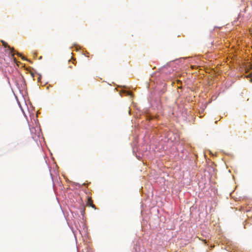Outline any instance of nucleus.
Instances as JSON below:
<instances>
[{"mask_svg":"<svg viewBox=\"0 0 252 252\" xmlns=\"http://www.w3.org/2000/svg\"><path fill=\"white\" fill-rule=\"evenodd\" d=\"M87 206L92 207L93 208L96 209L95 205L93 204V201L91 197L88 198V201L87 202Z\"/></svg>","mask_w":252,"mask_h":252,"instance_id":"nucleus-1","label":"nucleus"},{"mask_svg":"<svg viewBox=\"0 0 252 252\" xmlns=\"http://www.w3.org/2000/svg\"><path fill=\"white\" fill-rule=\"evenodd\" d=\"M68 63H69V67L70 68H72V65L71 64H70V63H71L72 64H74V62L73 61H71L69 60L68 61Z\"/></svg>","mask_w":252,"mask_h":252,"instance_id":"nucleus-2","label":"nucleus"},{"mask_svg":"<svg viewBox=\"0 0 252 252\" xmlns=\"http://www.w3.org/2000/svg\"><path fill=\"white\" fill-rule=\"evenodd\" d=\"M81 214H83V215L84 214H85V208H83V210H82V211H81Z\"/></svg>","mask_w":252,"mask_h":252,"instance_id":"nucleus-3","label":"nucleus"},{"mask_svg":"<svg viewBox=\"0 0 252 252\" xmlns=\"http://www.w3.org/2000/svg\"><path fill=\"white\" fill-rule=\"evenodd\" d=\"M127 94L128 95H131V93L130 92H128V93H127Z\"/></svg>","mask_w":252,"mask_h":252,"instance_id":"nucleus-4","label":"nucleus"}]
</instances>
